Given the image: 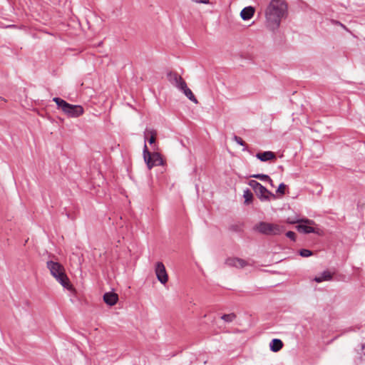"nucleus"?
<instances>
[{
	"mask_svg": "<svg viewBox=\"0 0 365 365\" xmlns=\"http://www.w3.org/2000/svg\"><path fill=\"white\" fill-rule=\"evenodd\" d=\"M287 10L283 0H272L265 10L266 26L272 31L277 29Z\"/></svg>",
	"mask_w": 365,
	"mask_h": 365,
	"instance_id": "1",
	"label": "nucleus"
},
{
	"mask_svg": "<svg viewBox=\"0 0 365 365\" xmlns=\"http://www.w3.org/2000/svg\"><path fill=\"white\" fill-rule=\"evenodd\" d=\"M47 268L50 270L51 275L58 281L64 288L71 289V284L68 277L65 273L63 267L58 262L52 260L47 262Z\"/></svg>",
	"mask_w": 365,
	"mask_h": 365,
	"instance_id": "2",
	"label": "nucleus"
},
{
	"mask_svg": "<svg viewBox=\"0 0 365 365\" xmlns=\"http://www.w3.org/2000/svg\"><path fill=\"white\" fill-rule=\"evenodd\" d=\"M254 230L265 235H279L285 230V227L274 223L259 222L255 225Z\"/></svg>",
	"mask_w": 365,
	"mask_h": 365,
	"instance_id": "3",
	"label": "nucleus"
},
{
	"mask_svg": "<svg viewBox=\"0 0 365 365\" xmlns=\"http://www.w3.org/2000/svg\"><path fill=\"white\" fill-rule=\"evenodd\" d=\"M143 159L149 170L155 166L163 165L164 160L161 155L158 152H150L148 149L146 143L143 148Z\"/></svg>",
	"mask_w": 365,
	"mask_h": 365,
	"instance_id": "4",
	"label": "nucleus"
},
{
	"mask_svg": "<svg viewBox=\"0 0 365 365\" xmlns=\"http://www.w3.org/2000/svg\"><path fill=\"white\" fill-rule=\"evenodd\" d=\"M248 185L254 190L257 197L262 202L276 199L274 193L268 190L264 186L255 180H250Z\"/></svg>",
	"mask_w": 365,
	"mask_h": 365,
	"instance_id": "5",
	"label": "nucleus"
},
{
	"mask_svg": "<svg viewBox=\"0 0 365 365\" xmlns=\"http://www.w3.org/2000/svg\"><path fill=\"white\" fill-rule=\"evenodd\" d=\"M84 112L83 108L79 105H72L68 103L63 113L70 118H77L81 115Z\"/></svg>",
	"mask_w": 365,
	"mask_h": 365,
	"instance_id": "6",
	"label": "nucleus"
},
{
	"mask_svg": "<svg viewBox=\"0 0 365 365\" xmlns=\"http://www.w3.org/2000/svg\"><path fill=\"white\" fill-rule=\"evenodd\" d=\"M155 272L156 274V277L158 281L165 284L167 283L168 280V275L167 274L165 265L161 262H158L155 264Z\"/></svg>",
	"mask_w": 365,
	"mask_h": 365,
	"instance_id": "7",
	"label": "nucleus"
},
{
	"mask_svg": "<svg viewBox=\"0 0 365 365\" xmlns=\"http://www.w3.org/2000/svg\"><path fill=\"white\" fill-rule=\"evenodd\" d=\"M167 78L169 82L178 89L180 88L181 83L185 82L183 78L175 72L170 71L167 74Z\"/></svg>",
	"mask_w": 365,
	"mask_h": 365,
	"instance_id": "8",
	"label": "nucleus"
},
{
	"mask_svg": "<svg viewBox=\"0 0 365 365\" xmlns=\"http://www.w3.org/2000/svg\"><path fill=\"white\" fill-rule=\"evenodd\" d=\"M225 264L229 267H234L237 268H243L247 266V262L243 259L238 257H228L225 260Z\"/></svg>",
	"mask_w": 365,
	"mask_h": 365,
	"instance_id": "9",
	"label": "nucleus"
},
{
	"mask_svg": "<svg viewBox=\"0 0 365 365\" xmlns=\"http://www.w3.org/2000/svg\"><path fill=\"white\" fill-rule=\"evenodd\" d=\"M179 90L181 91L189 100L195 103H197V98L192 93V91L187 87L186 82L181 83V86Z\"/></svg>",
	"mask_w": 365,
	"mask_h": 365,
	"instance_id": "10",
	"label": "nucleus"
},
{
	"mask_svg": "<svg viewBox=\"0 0 365 365\" xmlns=\"http://www.w3.org/2000/svg\"><path fill=\"white\" fill-rule=\"evenodd\" d=\"M103 300L108 305L113 306L117 303L118 296L114 292H106L103 295Z\"/></svg>",
	"mask_w": 365,
	"mask_h": 365,
	"instance_id": "11",
	"label": "nucleus"
},
{
	"mask_svg": "<svg viewBox=\"0 0 365 365\" xmlns=\"http://www.w3.org/2000/svg\"><path fill=\"white\" fill-rule=\"evenodd\" d=\"M256 158L262 162H266L270 160L276 159V155L272 151H264L257 153Z\"/></svg>",
	"mask_w": 365,
	"mask_h": 365,
	"instance_id": "12",
	"label": "nucleus"
},
{
	"mask_svg": "<svg viewBox=\"0 0 365 365\" xmlns=\"http://www.w3.org/2000/svg\"><path fill=\"white\" fill-rule=\"evenodd\" d=\"M255 14V9L252 6L245 7L240 12V16L244 21L250 19Z\"/></svg>",
	"mask_w": 365,
	"mask_h": 365,
	"instance_id": "13",
	"label": "nucleus"
},
{
	"mask_svg": "<svg viewBox=\"0 0 365 365\" xmlns=\"http://www.w3.org/2000/svg\"><path fill=\"white\" fill-rule=\"evenodd\" d=\"M283 346V342L279 339H273L269 343L270 350L273 352L279 351Z\"/></svg>",
	"mask_w": 365,
	"mask_h": 365,
	"instance_id": "14",
	"label": "nucleus"
},
{
	"mask_svg": "<svg viewBox=\"0 0 365 365\" xmlns=\"http://www.w3.org/2000/svg\"><path fill=\"white\" fill-rule=\"evenodd\" d=\"M307 225H298L296 228L299 232L309 234V233H317L316 230L312 227Z\"/></svg>",
	"mask_w": 365,
	"mask_h": 365,
	"instance_id": "15",
	"label": "nucleus"
},
{
	"mask_svg": "<svg viewBox=\"0 0 365 365\" xmlns=\"http://www.w3.org/2000/svg\"><path fill=\"white\" fill-rule=\"evenodd\" d=\"M332 279V274L329 271H324L319 276L314 277V280L318 283L324 281H329Z\"/></svg>",
	"mask_w": 365,
	"mask_h": 365,
	"instance_id": "16",
	"label": "nucleus"
},
{
	"mask_svg": "<svg viewBox=\"0 0 365 365\" xmlns=\"http://www.w3.org/2000/svg\"><path fill=\"white\" fill-rule=\"evenodd\" d=\"M145 135L146 138H148V136L150 135V138L148 139V143L150 145L155 143L156 132L154 130H153V129H146Z\"/></svg>",
	"mask_w": 365,
	"mask_h": 365,
	"instance_id": "17",
	"label": "nucleus"
},
{
	"mask_svg": "<svg viewBox=\"0 0 365 365\" xmlns=\"http://www.w3.org/2000/svg\"><path fill=\"white\" fill-rule=\"evenodd\" d=\"M251 178L259 179L262 181L268 182L269 183L272 182V180L268 175L266 174H255L250 175Z\"/></svg>",
	"mask_w": 365,
	"mask_h": 365,
	"instance_id": "18",
	"label": "nucleus"
},
{
	"mask_svg": "<svg viewBox=\"0 0 365 365\" xmlns=\"http://www.w3.org/2000/svg\"><path fill=\"white\" fill-rule=\"evenodd\" d=\"M53 101H54L56 103L58 108L61 109V110L63 112V109L68 104V103L66 101H64L63 99L60 98L58 97L53 98Z\"/></svg>",
	"mask_w": 365,
	"mask_h": 365,
	"instance_id": "19",
	"label": "nucleus"
},
{
	"mask_svg": "<svg viewBox=\"0 0 365 365\" xmlns=\"http://www.w3.org/2000/svg\"><path fill=\"white\" fill-rule=\"evenodd\" d=\"M287 222V223L291 224V225H294L296 223H300V222H304L305 224H309V225L314 224V222L313 220H309V219H297V220H290L289 218H288Z\"/></svg>",
	"mask_w": 365,
	"mask_h": 365,
	"instance_id": "20",
	"label": "nucleus"
},
{
	"mask_svg": "<svg viewBox=\"0 0 365 365\" xmlns=\"http://www.w3.org/2000/svg\"><path fill=\"white\" fill-rule=\"evenodd\" d=\"M243 197L245 198V203L247 205H249L252 202L253 200V194L252 192L249 190L246 189L244 191Z\"/></svg>",
	"mask_w": 365,
	"mask_h": 365,
	"instance_id": "21",
	"label": "nucleus"
},
{
	"mask_svg": "<svg viewBox=\"0 0 365 365\" xmlns=\"http://www.w3.org/2000/svg\"><path fill=\"white\" fill-rule=\"evenodd\" d=\"M236 318V315L234 313L223 314L221 319L225 322H232Z\"/></svg>",
	"mask_w": 365,
	"mask_h": 365,
	"instance_id": "22",
	"label": "nucleus"
},
{
	"mask_svg": "<svg viewBox=\"0 0 365 365\" xmlns=\"http://www.w3.org/2000/svg\"><path fill=\"white\" fill-rule=\"evenodd\" d=\"M299 254L302 257H308L313 255V252L307 249H302L299 251Z\"/></svg>",
	"mask_w": 365,
	"mask_h": 365,
	"instance_id": "23",
	"label": "nucleus"
},
{
	"mask_svg": "<svg viewBox=\"0 0 365 365\" xmlns=\"http://www.w3.org/2000/svg\"><path fill=\"white\" fill-rule=\"evenodd\" d=\"M285 187L286 185L284 182L280 183L279 185L278 186V188L276 190V192L280 195H284Z\"/></svg>",
	"mask_w": 365,
	"mask_h": 365,
	"instance_id": "24",
	"label": "nucleus"
},
{
	"mask_svg": "<svg viewBox=\"0 0 365 365\" xmlns=\"http://www.w3.org/2000/svg\"><path fill=\"white\" fill-rule=\"evenodd\" d=\"M286 236L289 238L292 241H296V234L292 231H288L286 232Z\"/></svg>",
	"mask_w": 365,
	"mask_h": 365,
	"instance_id": "25",
	"label": "nucleus"
},
{
	"mask_svg": "<svg viewBox=\"0 0 365 365\" xmlns=\"http://www.w3.org/2000/svg\"><path fill=\"white\" fill-rule=\"evenodd\" d=\"M233 139L235 140V141L240 145H245V141L240 138V137H238L237 135H235Z\"/></svg>",
	"mask_w": 365,
	"mask_h": 365,
	"instance_id": "26",
	"label": "nucleus"
},
{
	"mask_svg": "<svg viewBox=\"0 0 365 365\" xmlns=\"http://www.w3.org/2000/svg\"><path fill=\"white\" fill-rule=\"evenodd\" d=\"M364 209H365V202H364V203L358 202L357 203V210L359 211H362Z\"/></svg>",
	"mask_w": 365,
	"mask_h": 365,
	"instance_id": "27",
	"label": "nucleus"
},
{
	"mask_svg": "<svg viewBox=\"0 0 365 365\" xmlns=\"http://www.w3.org/2000/svg\"><path fill=\"white\" fill-rule=\"evenodd\" d=\"M192 1L195 3H201V4H207L209 3V0H192Z\"/></svg>",
	"mask_w": 365,
	"mask_h": 365,
	"instance_id": "28",
	"label": "nucleus"
},
{
	"mask_svg": "<svg viewBox=\"0 0 365 365\" xmlns=\"http://www.w3.org/2000/svg\"><path fill=\"white\" fill-rule=\"evenodd\" d=\"M14 25H9L8 27H14Z\"/></svg>",
	"mask_w": 365,
	"mask_h": 365,
	"instance_id": "29",
	"label": "nucleus"
},
{
	"mask_svg": "<svg viewBox=\"0 0 365 365\" xmlns=\"http://www.w3.org/2000/svg\"><path fill=\"white\" fill-rule=\"evenodd\" d=\"M272 187H274L273 182L272 183H269Z\"/></svg>",
	"mask_w": 365,
	"mask_h": 365,
	"instance_id": "30",
	"label": "nucleus"
},
{
	"mask_svg": "<svg viewBox=\"0 0 365 365\" xmlns=\"http://www.w3.org/2000/svg\"><path fill=\"white\" fill-rule=\"evenodd\" d=\"M364 354H365V353H364Z\"/></svg>",
	"mask_w": 365,
	"mask_h": 365,
	"instance_id": "31",
	"label": "nucleus"
}]
</instances>
